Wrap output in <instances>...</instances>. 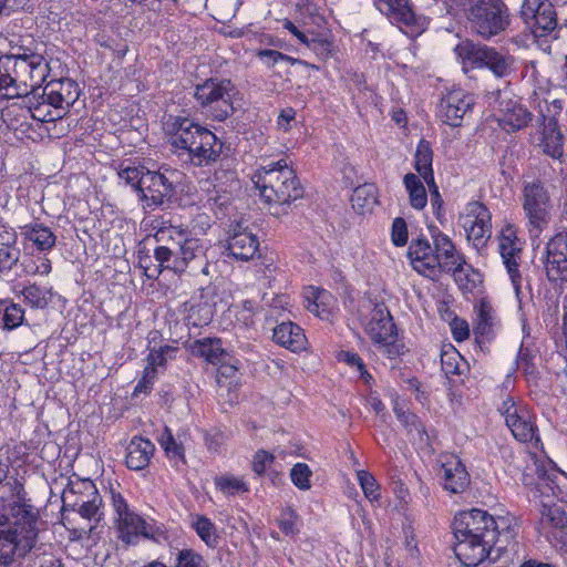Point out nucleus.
<instances>
[{
    "label": "nucleus",
    "instance_id": "54",
    "mask_svg": "<svg viewBox=\"0 0 567 567\" xmlns=\"http://www.w3.org/2000/svg\"><path fill=\"white\" fill-rule=\"evenodd\" d=\"M174 567H205V560L194 549L184 548L176 553Z\"/></svg>",
    "mask_w": 567,
    "mask_h": 567
},
{
    "label": "nucleus",
    "instance_id": "15",
    "mask_svg": "<svg viewBox=\"0 0 567 567\" xmlns=\"http://www.w3.org/2000/svg\"><path fill=\"white\" fill-rule=\"evenodd\" d=\"M207 249L206 241L193 237L189 231L176 250L178 260L173 266V271L176 274L188 271L192 276L199 274L208 276L209 261L206 256Z\"/></svg>",
    "mask_w": 567,
    "mask_h": 567
},
{
    "label": "nucleus",
    "instance_id": "43",
    "mask_svg": "<svg viewBox=\"0 0 567 567\" xmlns=\"http://www.w3.org/2000/svg\"><path fill=\"white\" fill-rule=\"evenodd\" d=\"M24 310L8 300H0V328L13 330L23 323Z\"/></svg>",
    "mask_w": 567,
    "mask_h": 567
},
{
    "label": "nucleus",
    "instance_id": "10",
    "mask_svg": "<svg viewBox=\"0 0 567 567\" xmlns=\"http://www.w3.org/2000/svg\"><path fill=\"white\" fill-rule=\"evenodd\" d=\"M455 52L464 63L478 68L485 66L497 78H506L513 71L514 58L487 45L466 40L456 45Z\"/></svg>",
    "mask_w": 567,
    "mask_h": 567
},
{
    "label": "nucleus",
    "instance_id": "35",
    "mask_svg": "<svg viewBox=\"0 0 567 567\" xmlns=\"http://www.w3.org/2000/svg\"><path fill=\"white\" fill-rule=\"evenodd\" d=\"M25 96L28 97V107L33 120L45 123L63 117L61 110L54 109L49 104V99L44 95L43 91L41 94L38 91H32L31 95Z\"/></svg>",
    "mask_w": 567,
    "mask_h": 567
},
{
    "label": "nucleus",
    "instance_id": "29",
    "mask_svg": "<svg viewBox=\"0 0 567 567\" xmlns=\"http://www.w3.org/2000/svg\"><path fill=\"white\" fill-rule=\"evenodd\" d=\"M33 45L34 41L30 37H21L17 34L0 37V54L6 60H10L11 64L16 60L39 54L32 48Z\"/></svg>",
    "mask_w": 567,
    "mask_h": 567
},
{
    "label": "nucleus",
    "instance_id": "32",
    "mask_svg": "<svg viewBox=\"0 0 567 567\" xmlns=\"http://www.w3.org/2000/svg\"><path fill=\"white\" fill-rule=\"evenodd\" d=\"M306 302L307 310L321 319H329L337 306L336 298L328 290L312 287L306 292Z\"/></svg>",
    "mask_w": 567,
    "mask_h": 567
},
{
    "label": "nucleus",
    "instance_id": "47",
    "mask_svg": "<svg viewBox=\"0 0 567 567\" xmlns=\"http://www.w3.org/2000/svg\"><path fill=\"white\" fill-rule=\"evenodd\" d=\"M3 233L7 234L8 241H14L16 235L2 227ZM20 249L9 243L0 244V272L9 271L19 261Z\"/></svg>",
    "mask_w": 567,
    "mask_h": 567
},
{
    "label": "nucleus",
    "instance_id": "50",
    "mask_svg": "<svg viewBox=\"0 0 567 567\" xmlns=\"http://www.w3.org/2000/svg\"><path fill=\"white\" fill-rule=\"evenodd\" d=\"M215 485L227 496L248 492V486L241 478L230 475L216 477Z\"/></svg>",
    "mask_w": 567,
    "mask_h": 567
},
{
    "label": "nucleus",
    "instance_id": "44",
    "mask_svg": "<svg viewBox=\"0 0 567 567\" xmlns=\"http://www.w3.org/2000/svg\"><path fill=\"white\" fill-rule=\"evenodd\" d=\"M377 8L380 12L394 16L404 23H410L413 20V12L409 8L408 0H374Z\"/></svg>",
    "mask_w": 567,
    "mask_h": 567
},
{
    "label": "nucleus",
    "instance_id": "28",
    "mask_svg": "<svg viewBox=\"0 0 567 567\" xmlns=\"http://www.w3.org/2000/svg\"><path fill=\"white\" fill-rule=\"evenodd\" d=\"M118 537L126 545H134L140 537H150L152 527L140 515L134 512L124 514L117 519Z\"/></svg>",
    "mask_w": 567,
    "mask_h": 567
},
{
    "label": "nucleus",
    "instance_id": "4",
    "mask_svg": "<svg viewBox=\"0 0 567 567\" xmlns=\"http://www.w3.org/2000/svg\"><path fill=\"white\" fill-rule=\"evenodd\" d=\"M252 182L259 189L260 196L268 204H290L303 195V188L297 178L296 172L286 159L261 166L255 173Z\"/></svg>",
    "mask_w": 567,
    "mask_h": 567
},
{
    "label": "nucleus",
    "instance_id": "58",
    "mask_svg": "<svg viewBox=\"0 0 567 567\" xmlns=\"http://www.w3.org/2000/svg\"><path fill=\"white\" fill-rule=\"evenodd\" d=\"M256 56L260 59L268 68L274 66L276 63L280 61L295 63V59H292L291 56L270 49L259 50L256 53Z\"/></svg>",
    "mask_w": 567,
    "mask_h": 567
},
{
    "label": "nucleus",
    "instance_id": "13",
    "mask_svg": "<svg viewBox=\"0 0 567 567\" xmlns=\"http://www.w3.org/2000/svg\"><path fill=\"white\" fill-rule=\"evenodd\" d=\"M557 475L545 476V473H538L535 486L536 495L540 501V526L543 529L555 528L564 529L567 526V514L563 506L554 503L556 491H559L555 484Z\"/></svg>",
    "mask_w": 567,
    "mask_h": 567
},
{
    "label": "nucleus",
    "instance_id": "25",
    "mask_svg": "<svg viewBox=\"0 0 567 567\" xmlns=\"http://www.w3.org/2000/svg\"><path fill=\"white\" fill-rule=\"evenodd\" d=\"M432 238L435 257H437L440 262V275L442 272L449 274L452 269H457L465 265L464 256L456 250L455 245L447 235L439 231Z\"/></svg>",
    "mask_w": 567,
    "mask_h": 567
},
{
    "label": "nucleus",
    "instance_id": "57",
    "mask_svg": "<svg viewBox=\"0 0 567 567\" xmlns=\"http://www.w3.org/2000/svg\"><path fill=\"white\" fill-rule=\"evenodd\" d=\"M470 271H472V267L468 266L466 262L465 265H462L457 269H452L450 271L452 272L455 282L464 291H471L475 286L474 281L470 278Z\"/></svg>",
    "mask_w": 567,
    "mask_h": 567
},
{
    "label": "nucleus",
    "instance_id": "27",
    "mask_svg": "<svg viewBox=\"0 0 567 567\" xmlns=\"http://www.w3.org/2000/svg\"><path fill=\"white\" fill-rule=\"evenodd\" d=\"M443 487L454 494L462 493L470 484V476L461 460L450 456L442 464Z\"/></svg>",
    "mask_w": 567,
    "mask_h": 567
},
{
    "label": "nucleus",
    "instance_id": "19",
    "mask_svg": "<svg viewBox=\"0 0 567 567\" xmlns=\"http://www.w3.org/2000/svg\"><path fill=\"white\" fill-rule=\"evenodd\" d=\"M475 99L461 87L450 90L439 104V116L443 123L460 127L464 116L472 111Z\"/></svg>",
    "mask_w": 567,
    "mask_h": 567
},
{
    "label": "nucleus",
    "instance_id": "24",
    "mask_svg": "<svg viewBox=\"0 0 567 567\" xmlns=\"http://www.w3.org/2000/svg\"><path fill=\"white\" fill-rule=\"evenodd\" d=\"M499 126L506 132H516L526 127L532 121L533 114L519 101L502 99L499 101Z\"/></svg>",
    "mask_w": 567,
    "mask_h": 567
},
{
    "label": "nucleus",
    "instance_id": "39",
    "mask_svg": "<svg viewBox=\"0 0 567 567\" xmlns=\"http://www.w3.org/2000/svg\"><path fill=\"white\" fill-rule=\"evenodd\" d=\"M193 354L204 358L212 364H217L223 361L225 351L221 347L220 339L205 338L194 342L192 347Z\"/></svg>",
    "mask_w": 567,
    "mask_h": 567
},
{
    "label": "nucleus",
    "instance_id": "1",
    "mask_svg": "<svg viewBox=\"0 0 567 567\" xmlns=\"http://www.w3.org/2000/svg\"><path fill=\"white\" fill-rule=\"evenodd\" d=\"M453 533L454 553L465 567L478 566L493 549L499 555L515 535L509 518H495L478 508L458 513L453 520Z\"/></svg>",
    "mask_w": 567,
    "mask_h": 567
},
{
    "label": "nucleus",
    "instance_id": "21",
    "mask_svg": "<svg viewBox=\"0 0 567 567\" xmlns=\"http://www.w3.org/2000/svg\"><path fill=\"white\" fill-rule=\"evenodd\" d=\"M227 249L236 259L247 261L258 252L259 240L248 226L237 223L229 230Z\"/></svg>",
    "mask_w": 567,
    "mask_h": 567
},
{
    "label": "nucleus",
    "instance_id": "9",
    "mask_svg": "<svg viewBox=\"0 0 567 567\" xmlns=\"http://www.w3.org/2000/svg\"><path fill=\"white\" fill-rule=\"evenodd\" d=\"M472 29L488 40L509 25L508 9L501 0H477L468 10Z\"/></svg>",
    "mask_w": 567,
    "mask_h": 567
},
{
    "label": "nucleus",
    "instance_id": "40",
    "mask_svg": "<svg viewBox=\"0 0 567 567\" xmlns=\"http://www.w3.org/2000/svg\"><path fill=\"white\" fill-rule=\"evenodd\" d=\"M20 286L16 287V292L23 297L27 305L35 309H44L51 298L52 292L50 288L39 286L37 284H29L18 290Z\"/></svg>",
    "mask_w": 567,
    "mask_h": 567
},
{
    "label": "nucleus",
    "instance_id": "37",
    "mask_svg": "<svg viewBox=\"0 0 567 567\" xmlns=\"http://www.w3.org/2000/svg\"><path fill=\"white\" fill-rule=\"evenodd\" d=\"M540 147L551 158L559 159L564 155L563 134L553 120L545 125Z\"/></svg>",
    "mask_w": 567,
    "mask_h": 567
},
{
    "label": "nucleus",
    "instance_id": "61",
    "mask_svg": "<svg viewBox=\"0 0 567 567\" xmlns=\"http://www.w3.org/2000/svg\"><path fill=\"white\" fill-rule=\"evenodd\" d=\"M450 327H451L452 336L455 341L462 342L470 337V327H468V323L464 319L455 317L451 321Z\"/></svg>",
    "mask_w": 567,
    "mask_h": 567
},
{
    "label": "nucleus",
    "instance_id": "38",
    "mask_svg": "<svg viewBox=\"0 0 567 567\" xmlns=\"http://www.w3.org/2000/svg\"><path fill=\"white\" fill-rule=\"evenodd\" d=\"M432 162L433 152L431 144L425 140H421L414 155V168L426 184H433L434 181Z\"/></svg>",
    "mask_w": 567,
    "mask_h": 567
},
{
    "label": "nucleus",
    "instance_id": "45",
    "mask_svg": "<svg viewBox=\"0 0 567 567\" xmlns=\"http://www.w3.org/2000/svg\"><path fill=\"white\" fill-rule=\"evenodd\" d=\"M188 233L189 230L186 227L168 225L158 228L154 235V239L158 245H167L171 246L173 250H177Z\"/></svg>",
    "mask_w": 567,
    "mask_h": 567
},
{
    "label": "nucleus",
    "instance_id": "17",
    "mask_svg": "<svg viewBox=\"0 0 567 567\" xmlns=\"http://www.w3.org/2000/svg\"><path fill=\"white\" fill-rule=\"evenodd\" d=\"M520 17L536 37H543L557 28V14L548 0H524Z\"/></svg>",
    "mask_w": 567,
    "mask_h": 567
},
{
    "label": "nucleus",
    "instance_id": "62",
    "mask_svg": "<svg viewBox=\"0 0 567 567\" xmlns=\"http://www.w3.org/2000/svg\"><path fill=\"white\" fill-rule=\"evenodd\" d=\"M342 359L344 362H347L350 367H353L358 370V372L360 373V377L362 379L365 380V382L368 383L370 379H372V377L370 375V373L367 371L365 369V365L362 361V359L357 354V353H353V352H344L342 354Z\"/></svg>",
    "mask_w": 567,
    "mask_h": 567
},
{
    "label": "nucleus",
    "instance_id": "6",
    "mask_svg": "<svg viewBox=\"0 0 567 567\" xmlns=\"http://www.w3.org/2000/svg\"><path fill=\"white\" fill-rule=\"evenodd\" d=\"M520 203L528 234L530 238H538L548 228L555 212L548 188L539 179L525 182Z\"/></svg>",
    "mask_w": 567,
    "mask_h": 567
},
{
    "label": "nucleus",
    "instance_id": "20",
    "mask_svg": "<svg viewBox=\"0 0 567 567\" xmlns=\"http://www.w3.org/2000/svg\"><path fill=\"white\" fill-rule=\"evenodd\" d=\"M408 256L415 271L432 280L440 278V262L426 239L412 240Z\"/></svg>",
    "mask_w": 567,
    "mask_h": 567
},
{
    "label": "nucleus",
    "instance_id": "56",
    "mask_svg": "<svg viewBox=\"0 0 567 567\" xmlns=\"http://www.w3.org/2000/svg\"><path fill=\"white\" fill-rule=\"evenodd\" d=\"M145 171L146 169L144 167L127 166L121 167L117 175L121 181H123L126 185L133 186L138 193L142 184L141 176H144Z\"/></svg>",
    "mask_w": 567,
    "mask_h": 567
},
{
    "label": "nucleus",
    "instance_id": "53",
    "mask_svg": "<svg viewBox=\"0 0 567 567\" xmlns=\"http://www.w3.org/2000/svg\"><path fill=\"white\" fill-rule=\"evenodd\" d=\"M312 471L306 463H297L290 471L291 482L301 491H308L311 487L310 478Z\"/></svg>",
    "mask_w": 567,
    "mask_h": 567
},
{
    "label": "nucleus",
    "instance_id": "11",
    "mask_svg": "<svg viewBox=\"0 0 567 567\" xmlns=\"http://www.w3.org/2000/svg\"><path fill=\"white\" fill-rule=\"evenodd\" d=\"M498 411L517 441L532 443L534 446L538 445L540 439L537 434L534 416L526 404L515 401L513 398H507L501 403Z\"/></svg>",
    "mask_w": 567,
    "mask_h": 567
},
{
    "label": "nucleus",
    "instance_id": "52",
    "mask_svg": "<svg viewBox=\"0 0 567 567\" xmlns=\"http://www.w3.org/2000/svg\"><path fill=\"white\" fill-rule=\"evenodd\" d=\"M177 350L176 347L168 344L162 346L159 349H151L147 355L148 367L155 370L158 367H164L167 360L175 358Z\"/></svg>",
    "mask_w": 567,
    "mask_h": 567
},
{
    "label": "nucleus",
    "instance_id": "41",
    "mask_svg": "<svg viewBox=\"0 0 567 567\" xmlns=\"http://www.w3.org/2000/svg\"><path fill=\"white\" fill-rule=\"evenodd\" d=\"M154 258L157 261L154 268L145 266V274L148 278H156L164 269L173 270V266L178 260L176 250L167 245H158L154 249Z\"/></svg>",
    "mask_w": 567,
    "mask_h": 567
},
{
    "label": "nucleus",
    "instance_id": "26",
    "mask_svg": "<svg viewBox=\"0 0 567 567\" xmlns=\"http://www.w3.org/2000/svg\"><path fill=\"white\" fill-rule=\"evenodd\" d=\"M154 443L142 436H133L125 450V465L131 471L145 470L155 453Z\"/></svg>",
    "mask_w": 567,
    "mask_h": 567
},
{
    "label": "nucleus",
    "instance_id": "12",
    "mask_svg": "<svg viewBox=\"0 0 567 567\" xmlns=\"http://www.w3.org/2000/svg\"><path fill=\"white\" fill-rule=\"evenodd\" d=\"M176 177L177 172L173 169H146L144 176H141L142 184L138 190L140 199L145 207L154 209L169 200L175 194Z\"/></svg>",
    "mask_w": 567,
    "mask_h": 567
},
{
    "label": "nucleus",
    "instance_id": "22",
    "mask_svg": "<svg viewBox=\"0 0 567 567\" xmlns=\"http://www.w3.org/2000/svg\"><path fill=\"white\" fill-rule=\"evenodd\" d=\"M545 269L550 281L567 277V240L564 235L553 237L546 246Z\"/></svg>",
    "mask_w": 567,
    "mask_h": 567
},
{
    "label": "nucleus",
    "instance_id": "48",
    "mask_svg": "<svg viewBox=\"0 0 567 567\" xmlns=\"http://www.w3.org/2000/svg\"><path fill=\"white\" fill-rule=\"evenodd\" d=\"M351 203L354 209L361 210L362 213L364 210H371L377 203L374 187L372 185L357 187L351 196Z\"/></svg>",
    "mask_w": 567,
    "mask_h": 567
},
{
    "label": "nucleus",
    "instance_id": "49",
    "mask_svg": "<svg viewBox=\"0 0 567 567\" xmlns=\"http://www.w3.org/2000/svg\"><path fill=\"white\" fill-rule=\"evenodd\" d=\"M158 442L168 458L185 463L184 447L182 444L176 442L172 431L167 426H165Z\"/></svg>",
    "mask_w": 567,
    "mask_h": 567
},
{
    "label": "nucleus",
    "instance_id": "7",
    "mask_svg": "<svg viewBox=\"0 0 567 567\" xmlns=\"http://www.w3.org/2000/svg\"><path fill=\"white\" fill-rule=\"evenodd\" d=\"M361 323L364 332L380 351L388 354L389 358L401 354L403 346L398 342L396 327L385 305H372L369 312L362 316Z\"/></svg>",
    "mask_w": 567,
    "mask_h": 567
},
{
    "label": "nucleus",
    "instance_id": "18",
    "mask_svg": "<svg viewBox=\"0 0 567 567\" xmlns=\"http://www.w3.org/2000/svg\"><path fill=\"white\" fill-rule=\"evenodd\" d=\"M205 185H208L206 204L217 215L218 210L223 213L230 205L231 194L239 188V181L235 171L217 169Z\"/></svg>",
    "mask_w": 567,
    "mask_h": 567
},
{
    "label": "nucleus",
    "instance_id": "3",
    "mask_svg": "<svg viewBox=\"0 0 567 567\" xmlns=\"http://www.w3.org/2000/svg\"><path fill=\"white\" fill-rule=\"evenodd\" d=\"M165 130L172 147L186 153L193 165L207 166L220 157L223 143L210 130L193 118L171 116Z\"/></svg>",
    "mask_w": 567,
    "mask_h": 567
},
{
    "label": "nucleus",
    "instance_id": "31",
    "mask_svg": "<svg viewBox=\"0 0 567 567\" xmlns=\"http://www.w3.org/2000/svg\"><path fill=\"white\" fill-rule=\"evenodd\" d=\"M476 322L474 326V334L476 341L482 344L488 342L494 337V327L496 324V318L494 309L491 303L482 299L478 306L475 307Z\"/></svg>",
    "mask_w": 567,
    "mask_h": 567
},
{
    "label": "nucleus",
    "instance_id": "42",
    "mask_svg": "<svg viewBox=\"0 0 567 567\" xmlns=\"http://www.w3.org/2000/svg\"><path fill=\"white\" fill-rule=\"evenodd\" d=\"M403 183L409 193L410 205L414 209H423L427 204V194L420 177L413 173H408L403 178Z\"/></svg>",
    "mask_w": 567,
    "mask_h": 567
},
{
    "label": "nucleus",
    "instance_id": "36",
    "mask_svg": "<svg viewBox=\"0 0 567 567\" xmlns=\"http://www.w3.org/2000/svg\"><path fill=\"white\" fill-rule=\"evenodd\" d=\"M393 411L396 419L405 427L408 434L411 436V440L417 441L420 443L429 442V434L425 430V426L414 413L406 411L404 405L399 401L394 402Z\"/></svg>",
    "mask_w": 567,
    "mask_h": 567
},
{
    "label": "nucleus",
    "instance_id": "14",
    "mask_svg": "<svg viewBox=\"0 0 567 567\" xmlns=\"http://www.w3.org/2000/svg\"><path fill=\"white\" fill-rule=\"evenodd\" d=\"M462 227L466 233L467 240L473 247L481 251L486 247L492 237V214L481 202L466 204L464 213L460 216Z\"/></svg>",
    "mask_w": 567,
    "mask_h": 567
},
{
    "label": "nucleus",
    "instance_id": "23",
    "mask_svg": "<svg viewBox=\"0 0 567 567\" xmlns=\"http://www.w3.org/2000/svg\"><path fill=\"white\" fill-rule=\"evenodd\" d=\"M49 99V104L62 112V116L80 96L79 85L71 79H61L49 82L42 90Z\"/></svg>",
    "mask_w": 567,
    "mask_h": 567
},
{
    "label": "nucleus",
    "instance_id": "46",
    "mask_svg": "<svg viewBox=\"0 0 567 567\" xmlns=\"http://www.w3.org/2000/svg\"><path fill=\"white\" fill-rule=\"evenodd\" d=\"M193 527L199 538L210 548L218 545V535L215 524L204 515H197L194 518Z\"/></svg>",
    "mask_w": 567,
    "mask_h": 567
},
{
    "label": "nucleus",
    "instance_id": "60",
    "mask_svg": "<svg viewBox=\"0 0 567 567\" xmlns=\"http://www.w3.org/2000/svg\"><path fill=\"white\" fill-rule=\"evenodd\" d=\"M10 71H11V63L10 60H6L2 55L0 56V93L3 96H7L10 99Z\"/></svg>",
    "mask_w": 567,
    "mask_h": 567
},
{
    "label": "nucleus",
    "instance_id": "59",
    "mask_svg": "<svg viewBox=\"0 0 567 567\" xmlns=\"http://www.w3.org/2000/svg\"><path fill=\"white\" fill-rule=\"evenodd\" d=\"M391 239L398 247L404 246L408 243V226L403 218L398 217L393 220Z\"/></svg>",
    "mask_w": 567,
    "mask_h": 567
},
{
    "label": "nucleus",
    "instance_id": "30",
    "mask_svg": "<svg viewBox=\"0 0 567 567\" xmlns=\"http://www.w3.org/2000/svg\"><path fill=\"white\" fill-rule=\"evenodd\" d=\"M84 493L72 504V507L85 519H99L102 498L92 481L82 483Z\"/></svg>",
    "mask_w": 567,
    "mask_h": 567
},
{
    "label": "nucleus",
    "instance_id": "51",
    "mask_svg": "<svg viewBox=\"0 0 567 567\" xmlns=\"http://www.w3.org/2000/svg\"><path fill=\"white\" fill-rule=\"evenodd\" d=\"M357 477L365 497L371 502H378L381 493L374 476L370 472L361 470L357 472Z\"/></svg>",
    "mask_w": 567,
    "mask_h": 567
},
{
    "label": "nucleus",
    "instance_id": "34",
    "mask_svg": "<svg viewBox=\"0 0 567 567\" xmlns=\"http://www.w3.org/2000/svg\"><path fill=\"white\" fill-rule=\"evenodd\" d=\"M21 235L43 252L50 251L55 246L56 236L50 227L41 223H30L22 226Z\"/></svg>",
    "mask_w": 567,
    "mask_h": 567
},
{
    "label": "nucleus",
    "instance_id": "63",
    "mask_svg": "<svg viewBox=\"0 0 567 567\" xmlns=\"http://www.w3.org/2000/svg\"><path fill=\"white\" fill-rule=\"evenodd\" d=\"M460 354L453 350L451 352H443L441 355L442 370L445 374H460V370L456 363Z\"/></svg>",
    "mask_w": 567,
    "mask_h": 567
},
{
    "label": "nucleus",
    "instance_id": "8",
    "mask_svg": "<svg viewBox=\"0 0 567 567\" xmlns=\"http://www.w3.org/2000/svg\"><path fill=\"white\" fill-rule=\"evenodd\" d=\"M49 72V64L42 54L13 61L8 82L11 85L10 99L39 91Z\"/></svg>",
    "mask_w": 567,
    "mask_h": 567
},
{
    "label": "nucleus",
    "instance_id": "33",
    "mask_svg": "<svg viewBox=\"0 0 567 567\" xmlns=\"http://www.w3.org/2000/svg\"><path fill=\"white\" fill-rule=\"evenodd\" d=\"M272 338L276 343L293 352L303 349L306 342L302 329L291 321L278 324L274 329Z\"/></svg>",
    "mask_w": 567,
    "mask_h": 567
},
{
    "label": "nucleus",
    "instance_id": "55",
    "mask_svg": "<svg viewBox=\"0 0 567 567\" xmlns=\"http://www.w3.org/2000/svg\"><path fill=\"white\" fill-rule=\"evenodd\" d=\"M276 457L274 454L259 450L255 453L252 460V471L258 476H264L274 466Z\"/></svg>",
    "mask_w": 567,
    "mask_h": 567
},
{
    "label": "nucleus",
    "instance_id": "16",
    "mask_svg": "<svg viewBox=\"0 0 567 567\" xmlns=\"http://www.w3.org/2000/svg\"><path fill=\"white\" fill-rule=\"evenodd\" d=\"M498 250L516 293H519L523 276L520 272L523 243L513 226H506L498 237Z\"/></svg>",
    "mask_w": 567,
    "mask_h": 567
},
{
    "label": "nucleus",
    "instance_id": "2",
    "mask_svg": "<svg viewBox=\"0 0 567 567\" xmlns=\"http://www.w3.org/2000/svg\"><path fill=\"white\" fill-rule=\"evenodd\" d=\"M32 507L20 499L0 515V567H10L35 545L37 522Z\"/></svg>",
    "mask_w": 567,
    "mask_h": 567
},
{
    "label": "nucleus",
    "instance_id": "5",
    "mask_svg": "<svg viewBox=\"0 0 567 567\" xmlns=\"http://www.w3.org/2000/svg\"><path fill=\"white\" fill-rule=\"evenodd\" d=\"M237 94L229 79L209 78L194 86L193 95L206 116L221 122L234 114V99Z\"/></svg>",
    "mask_w": 567,
    "mask_h": 567
},
{
    "label": "nucleus",
    "instance_id": "64",
    "mask_svg": "<svg viewBox=\"0 0 567 567\" xmlns=\"http://www.w3.org/2000/svg\"><path fill=\"white\" fill-rule=\"evenodd\" d=\"M155 378H156V370L154 368H151L147 365L144 370V374H143L142 379L136 384L134 392L135 393L148 392L153 385Z\"/></svg>",
    "mask_w": 567,
    "mask_h": 567
}]
</instances>
